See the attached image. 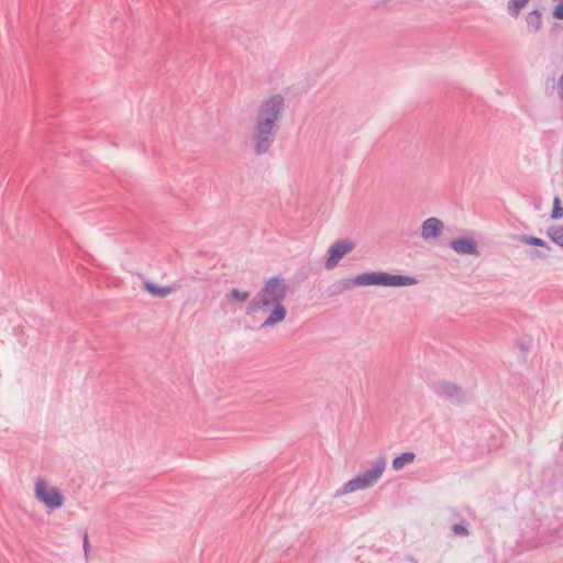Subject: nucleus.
Masks as SVG:
<instances>
[{
  "label": "nucleus",
  "instance_id": "obj_1",
  "mask_svg": "<svg viewBox=\"0 0 563 563\" xmlns=\"http://www.w3.org/2000/svg\"><path fill=\"white\" fill-rule=\"evenodd\" d=\"M285 112V98L273 95L263 100L257 109L252 129V144L256 155L268 153L278 133V122Z\"/></svg>",
  "mask_w": 563,
  "mask_h": 563
},
{
  "label": "nucleus",
  "instance_id": "obj_2",
  "mask_svg": "<svg viewBox=\"0 0 563 563\" xmlns=\"http://www.w3.org/2000/svg\"><path fill=\"white\" fill-rule=\"evenodd\" d=\"M418 280L407 275H394L387 272H365L351 279H343L339 283L340 291L346 290L353 286H384V287H404L416 285Z\"/></svg>",
  "mask_w": 563,
  "mask_h": 563
},
{
  "label": "nucleus",
  "instance_id": "obj_3",
  "mask_svg": "<svg viewBox=\"0 0 563 563\" xmlns=\"http://www.w3.org/2000/svg\"><path fill=\"white\" fill-rule=\"evenodd\" d=\"M288 286L280 276H273L264 282L263 287L252 299L247 313L267 311L272 305L283 302L287 296Z\"/></svg>",
  "mask_w": 563,
  "mask_h": 563
},
{
  "label": "nucleus",
  "instance_id": "obj_4",
  "mask_svg": "<svg viewBox=\"0 0 563 563\" xmlns=\"http://www.w3.org/2000/svg\"><path fill=\"white\" fill-rule=\"evenodd\" d=\"M385 468L386 457L380 455L371 463V466L365 472L351 478L341 488H339L335 492L334 497H341L343 495L373 486L382 477Z\"/></svg>",
  "mask_w": 563,
  "mask_h": 563
},
{
  "label": "nucleus",
  "instance_id": "obj_5",
  "mask_svg": "<svg viewBox=\"0 0 563 563\" xmlns=\"http://www.w3.org/2000/svg\"><path fill=\"white\" fill-rule=\"evenodd\" d=\"M35 497L52 510L62 507L64 503L60 490L57 487H49L43 478H37L35 482Z\"/></svg>",
  "mask_w": 563,
  "mask_h": 563
},
{
  "label": "nucleus",
  "instance_id": "obj_6",
  "mask_svg": "<svg viewBox=\"0 0 563 563\" xmlns=\"http://www.w3.org/2000/svg\"><path fill=\"white\" fill-rule=\"evenodd\" d=\"M433 393L452 404H462L465 400V391L463 388L452 382L441 380L432 385Z\"/></svg>",
  "mask_w": 563,
  "mask_h": 563
},
{
  "label": "nucleus",
  "instance_id": "obj_7",
  "mask_svg": "<svg viewBox=\"0 0 563 563\" xmlns=\"http://www.w3.org/2000/svg\"><path fill=\"white\" fill-rule=\"evenodd\" d=\"M355 249V243L350 240H341L333 243L329 249V257L324 263L327 269H333L341 258Z\"/></svg>",
  "mask_w": 563,
  "mask_h": 563
},
{
  "label": "nucleus",
  "instance_id": "obj_8",
  "mask_svg": "<svg viewBox=\"0 0 563 563\" xmlns=\"http://www.w3.org/2000/svg\"><path fill=\"white\" fill-rule=\"evenodd\" d=\"M443 230V223L438 218H428L421 225V238L426 241L438 238Z\"/></svg>",
  "mask_w": 563,
  "mask_h": 563
},
{
  "label": "nucleus",
  "instance_id": "obj_9",
  "mask_svg": "<svg viewBox=\"0 0 563 563\" xmlns=\"http://www.w3.org/2000/svg\"><path fill=\"white\" fill-rule=\"evenodd\" d=\"M450 246L459 254L478 255L475 241L472 238H459L450 243Z\"/></svg>",
  "mask_w": 563,
  "mask_h": 563
},
{
  "label": "nucleus",
  "instance_id": "obj_10",
  "mask_svg": "<svg viewBox=\"0 0 563 563\" xmlns=\"http://www.w3.org/2000/svg\"><path fill=\"white\" fill-rule=\"evenodd\" d=\"M272 310L268 317L262 323V328H272L280 322H283L286 318L287 311L283 302L274 303L271 306Z\"/></svg>",
  "mask_w": 563,
  "mask_h": 563
},
{
  "label": "nucleus",
  "instance_id": "obj_11",
  "mask_svg": "<svg viewBox=\"0 0 563 563\" xmlns=\"http://www.w3.org/2000/svg\"><path fill=\"white\" fill-rule=\"evenodd\" d=\"M143 288L155 297L164 298L174 292L178 286L176 284L172 286H158L151 282H144Z\"/></svg>",
  "mask_w": 563,
  "mask_h": 563
},
{
  "label": "nucleus",
  "instance_id": "obj_12",
  "mask_svg": "<svg viewBox=\"0 0 563 563\" xmlns=\"http://www.w3.org/2000/svg\"><path fill=\"white\" fill-rule=\"evenodd\" d=\"M526 23L528 31L531 33H537L542 29V13L540 10L534 9L527 13Z\"/></svg>",
  "mask_w": 563,
  "mask_h": 563
},
{
  "label": "nucleus",
  "instance_id": "obj_13",
  "mask_svg": "<svg viewBox=\"0 0 563 563\" xmlns=\"http://www.w3.org/2000/svg\"><path fill=\"white\" fill-rule=\"evenodd\" d=\"M416 455L413 452H404L402 454L396 456L394 460H393V468L395 471H400L402 470L407 464H410L413 462Z\"/></svg>",
  "mask_w": 563,
  "mask_h": 563
},
{
  "label": "nucleus",
  "instance_id": "obj_14",
  "mask_svg": "<svg viewBox=\"0 0 563 563\" xmlns=\"http://www.w3.org/2000/svg\"><path fill=\"white\" fill-rule=\"evenodd\" d=\"M530 0H509L507 11L509 15L517 18Z\"/></svg>",
  "mask_w": 563,
  "mask_h": 563
},
{
  "label": "nucleus",
  "instance_id": "obj_15",
  "mask_svg": "<svg viewBox=\"0 0 563 563\" xmlns=\"http://www.w3.org/2000/svg\"><path fill=\"white\" fill-rule=\"evenodd\" d=\"M548 236L563 249V227L554 225L548 229Z\"/></svg>",
  "mask_w": 563,
  "mask_h": 563
},
{
  "label": "nucleus",
  "instance_id": "obj_16",
  "mask_svg": "<svg viewBox=\"0 0 563 563\" xmlns=\"http://www.w3.org/2000/svg\"><path fill=\"white\" fill-rule=\"evenodd\" d=\"M228 299L236 302H245L250 298V292L245 290H240L238 288H232L227 295Z\"/></svg>",
  "mask_w": 563,
  "mask_h": 563
},
{
  "label": "nucleus",
  "instance_id": "obj_17",
  "mask_svg": "<svg viewBox=\"0 0 563 563\" xmlns=\"http://www.w3.org/2000/svg\"><path fill=\"white\" fill-rule=\"evenodd\" d=\"M521 241L525 243V244H528V245H533V246H541V247H545V249H550V246L548 245V243L540 239V238H537V236H532V235H522L521 236Z\"/></svg>",
  "mask_w": 563,
  "mask_h": 563
},
{
  "label": "nucleus",
  "instance_id": "obj_18",
  "mask_svg": "<svg viewBox=\"0 0 563 563\" xmlns=\"http://www.w3.org/2000/svg\"><path fill=\"white\" fill-rule=\"evenodd\" d=\"M551 218L554 220L563 218V207L561 205V198L559 196L554 197Z\"/></svg>",
  "mask_w": 563,
  "mask_h": 563
},
{
  "label": "nucleus",
  "instance_id": "obj_19",
  "mask_svg": "<svg viewBox=\"0 0 563 563\" xmlns=\"http://www.w3.org/2000/svg\"><path fill=\"white\" fill-rule=\"evenodd\" d=\"M451 530H452L453 534H455V536L467 537L470 534L464 521L453 525Z\"/></svg>",
  "mask_w": 563,
  "mask_h": 563
},
{
  "label": "nucleus",
  "instance_id": "obj_20",
  "mask_svg": "<svg viewBox=\"0 0 563 563\" xmlns=\"http://www.w3.org/2000/svg\"><path fill=\"white\" fill-rule=\"evenodd\" d=\"M552 16L558 20H563V1L553 9Z\"/></svg>",
  "mask_w": 563,
  "mask_h": 563
},
{
  "label": "nucleus",
  "instance_id": "obj_21",
  "mask_svg": "<svg viewBox=\"0 0 563 563\" xmlns=\"http://www.w3.org/2000/svg\"><path fill=\"white\" fill-rule=\"evenodd\" d=\"M84 552H85V556L87 558L88 556V553H89V550H90V543H89V539H88V534L85 533L84 534Z\"/></svg>",
  "mask_w": 563,
  "mask_h": 563
},
{
  "label": "nucleus",
  "instance_id": "obj_22",
  "mask_svg": "<svg viewBox=\"0 0 563 563\" xmlns=\"http://www.w3.org/2000/svg\"><path fill=\"white\" fill-rule=\"evenodd\" d=\"M558 95L561 100H563V74L558 80Z\"/></svg>",
  "mask_w": 563,
  "mask_h": 563
},
{
  "label": "nucleus",
  "instance_id": "obj_23",
  "mask_svg": "<svg viewBox=\"0 0 563 563\" xmlns=\"http://www.w3.org/2000/svg\"><path fill=\"white\" fill-rule=\"evenodd\" d=\"M536 254H537L539 257H545V256H547L545 254H542V253H539V252H536Z\"/></svg>",
  "mask_w": 563,
  "mask_h": 563
}]
</instances>
